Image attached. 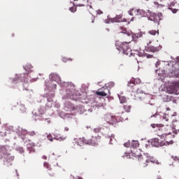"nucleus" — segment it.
Returning a JSON list of instances; mask_svg holds the SVG:
<instances>
[{"instance_id":"21","label":"nucleus","mask_w":179,"mask_h":179,"mask_svg":"<svg viewBox=\"0 0 179 179\" xmlns=\"http://www.w3.org/2000/svg\"><path fill=\"white\" fill-rule=\"evenodd\" d=\"M141 78H131V83H134L136 85H141Z\"/></svg>"},{"instance_id":"20","label":"nucleus","mask_w":179,"mask_h":179,"mask_svg":"<svg viewBox=\"0 0 179 179\" xmlns=\"http://www.w3.org/2000/svg\"><path fill=\"white\" fill-rule=\"evenodd\" d=\"M171 73L174 78H179V69L172 71Z\"/></svg>"},{"instance_id":"14","label":"nucleus","mask_w":179,"mask_h":179,"mask_svg":"<svg viewBox=\"0 0 179 179\" xmlns=\"http://www.w3.org/2000/svg\"><path fill=\"white\" fill-rule=\"evenodd\" d=\"M127 86L131 89V92H135L136 91V85L134 83L130 82L128 83Z\"/></svg>"},{"instance_id":"10","label":"nucleus","mask_w":179,"mask_h":179,"mask_svg":"<svg viewBox=\"0 0 179 179\" xmlns=\"http://www.w3.org/2000/svg\"><path fill=\"white\" fill-rule=\"evenodd\" d=\"M101 99L98 96L94 97L92 104L93 107H101V103H100Z\"/></svg>"},{"instance_id":"48","label":"nucleus","mask_w":179,"mask_h":179,"mask_svg":"<svg viewBox=\"0 0 179 179\" xmlns=\"http://www.w3.org/2000/svg\"><path fill=\"white\" fill-rule=\"evenodd\" d=\"M80 6H84V5H80Z\"/></svg>"},{"instance_id":"46","label":"nucleus","mask_w":179,"mask_h":179,"mask_svg":"<svg viewBox=\"0 0 179 179\" xmlns=\"http://www.w3.org/2000/svg\"><path fill=\"white\" fill-rule=\"evenodd\" d=\"M55 88L57 89V85H55Z\"/></svg>"},{"instance_id":"23","label":"nucleus","mask_w":179,"mask_h":179,"mask_svg":"<svg viewBox=\"0 0 179 179\" xmlns=\"http://www.w3.org/2000/svg\"><path fill=\"white\" fill-rule=\"evenodd\" d=\"M115 22H122V14L116 15L114 18Z\"/></svg>"},{"instance_id":"9","label":"nucleus","mask_w":179,"mask_h":179,"mask_svg":"<svg viewBox=\"0 0 179 179\" xmlns=\"http://www.w3.org/2000/svg\"><path fill=\"white\" fill-rule=\"evenodd\" d=\"M50 80H52L54 82H57V83H59L61 82V77L58 76V74L52 73L49 76Z\"/></svg>"},{"instance_id":"27","label":"nucleus","mask_w":179,"mask_h":179,"mask_svg":"<svg viewBox=\"0 0 179 179\" xmlns=\"http://www.w3.org/2000/svg\"><path fill=\"white\" fill-rule=\"evenodd\" d=\"M17 152H19V153H24V150L23 149V147H18L17 148Z\"/></svg>"},{"instance_id":"12","label":"nucleus","mask_w":179,"mask_h":179,"mask_svg":"<svg viewBox=\"0 0 179 179\" xmlns=\"http://www.w3.org/2000/svg\"><path fill=\"white\" fill-rule=\"evenodd\" d=\"M88 140H86L85 138H79L77 141V145L78 146H83V145H89Z\"/></svg>"},{"instance_id":"5","label":"nucleus","mask_w":179,"mask_h":179,"mask_svg":"<svg viewBox=\"0 0 179 179\" xmlns=\"http://www.w3.org/2000/svg\"><path fill=\"white\" fill-rule=\"evenodd\" d=\"M101 142V136H93L88 140V145L91 146H99V143Z\"/></svg>"},{"instance_id":"6","label":"nucleus","mask_w":179,"mask_h":179,"mask_svg":"<svg viewBox=\"0 0 179 179\" xmlns=\"http://www.w3.org/2000/svg\"><path fill=\"white\" fill-rule=\"evenodd\" d=\"M129 13L131 16H145V10L138 8L131 9Z\"/></svg>"},{"instance_id":"41","label":"nucleus","mask_w":179,"mask_h":179,"mask_svg":"<svg viewBox=\"0 0 179 179\" xmlns=\"http://www.w3.org/2000/svg\"><path fill=\"white\" fill-rule=\"evenodd\" d=\"M145 155V156H146V157H148V156H149V154H144Z\"/></svg>"},{"instance_id":"25","label":"nucleus","mask_w":179,"mask_h":179,"mask_svg":"<svg viewBox=\"0 0 179 179\" xmlns=\"http://www.w3.org/2000/svg\"><path fill=\"white\" fill-rule=\"evenodd\" d=\"M149 34H151V36H156V34L159 35V30L156 31V30H150L148 31Z\"/></svg>"},{"instance_id":"31","label":"nucleus","mask_w":179,"mask_h":179,"mask_svg":"<svg viewBox=\"0 0 179 179\" xmlns=\"http://www.w3.org/2000/svg\"><path fill=\"white\" fill-rule=\"evenodd\" d=\"M69 10H71V12H73V13L76 12V8H75V7H71V8H69Z\"/></svg>"},{"instance_id":"44","label":"nucleus","mask_w":179,"mask_h":179,"mask_svg":"<svg viewBox=\"0 0 179 179\" xmlns=\"http://www.w3.org/2000/svg\"><path fill=\"white\" fill-rule=\"evenodd\" d=\"M150 162H151L152 163H155V161L153 160H150Z\"/></svg>"},{"instance_id":"7","label":"nucleus","mask_w":179,"mask_h":179,"mask_svg":"<svg viewBox=\"0 0 179 179\" xmlns=\"http://www.w3.org/2000/svg\"><path fill=\"white\" fill-rule=\"evenodd\" d=\"M104 119L108 124H110L111 125H114L117 122V118L111 114L106 115Z\"/></svg>"},{"instance_id":"1","label":"nucleus","mask_w":179,"mask_h":179,"mask_svg":"<svg viewBox=\"0 0 179 179\" xmlns=\"http://www.w3.org/2000/svg\"><path fill=\"white\" fill-rule=\"evenodd\" d=\"M117 33L118 34H124V38L126 41H129V43H131L132 41L135 40V38L142 37V32L133 34L132 31H128L127 28L123 26L117 27Z\"/></svg>"},{"instance_id":"33","label":"nucleus","mask_w":179,"mask_h":179,"mask_svg":"<svg viewBox=\"0 0 179 179\" xmlns=\"http://www.w3.org/2000/svg\"><path fill=\"white\" fill-rule=\"evenodd\" d=\"M96 14L97 15H103V11L101 10H96Z\"/></svg>"},{"instance_id":"35","label":"nucleus","mask_w":179,"mask_h":179,"mask_svg":"<svg viewBox=\"0 0 179 179\" xmlns=\"http://www.w3.org/2000/svg\"><path fill=\"white\" fill-rule=\"evenodd\" d=\"M152 57H153V55H147V58H152Z\"/></svg>"},{"instance_id":"24","label":"nucleus","mask_w":179,"mask_h":179,"mask_svg":"<svg viewBox=\"0 0 179 179\" xmlns=\"http://www.w3.org/2000/svg\"><path fill=\"white\" fill-rule=\"evenodd\" d=\"M97 96H101V97H106L107 96V93L104 91H98L96 92Z\"/></svg>"},{"instance_id":"16","label":"nucleus","mask_w":179,"mask_h":179,"mask_svg":"<svg viewBox=\"0 0 179 179\" xmlns=\"http://www.w3.org/2000/svg\"><path fill=\"white\" fill-rule=\"evenodd\" d=\"M34 146H36L34 143H29L27 144V149H29V153H31V152H34Z\"/></svg>"},{"instance_id":"17","label":"nucleus","mask_w":179,"mask_h":179,"mask_svg":"<svg viewBox=\"0 0 179 179\" xmlns=\"http://www.w3.org/2000/svg\"><path fill=\"white\" fill-rule=\"evenodd\" d=\"M160 47L157 46H149L148 47V50L150 51L151 52H157L159 51Z\"/></svg>"},{"instance_id":"26","label":"nucleus","mask_w":179,"mask_h":179,"mask_svg":"<svg viewBox=\"0 0 179 179\" xmlns=\"http://www.w3.org/2000/svg\"><path fill=\"white\" fill-rule=\"evenodd\" d=\"M28 135H29V136H36L37 133L34 131H31L28 132Z\"/></svg>"},{"instance_id":"29","label":"nucleus","mask_w":179,"mask_h":179,"mask_svg":"<svg viewBox=\"0 0 179 179\" xmlns=\"http://www.w3.org/2000/svg\"><path fill=\"white\" fill-rule=\"evenodd\" d=\"M154 5L155 8H159V6H163V5L159 4V2H157V1L154 2Z\"/></svg>"},{"instance_id":"18","label":"nucleus","mask_w":179,"mask_h":179,"mask_svg":"<svg viewBox=\"0 0 179 179\" xmlns=\"http://www.w3.org/2000/svg\"><path fill=\"white\" fill-rule=\"evenodd\" d=\"M120 103V104H127L128 103V99H127L126 96H119Z\"/></svg>"},{"instance_id":"42","label":"nucleus","mask_w":179,"mask_h":179,"mask_svg":"<svg viewBox=\"0 0 179 179\" xmlns=\"http://www.w3.org/2000/svg\"><path fill=\"white\" fill-rule=\"evenodd\" d=\"M177 10H173V13H176Z\"/></svg>"},{"instance_id":"39","label":"nucleus","mask_w":179,"mask_h":179,"mask_svg":"<svg viewBox=\"0 0 179 179\" xmlns=\"http://www.w3.org/2000/svg\"><path fill=\"white\" fill-rule=\"evenodd\" d=\"M49 141H50V142H52L53 138H49Z\"/></svg>"},{"instance_id":"22","label":"nucleus","mask_w":179,"mask_h":179,"mask_svg":"<svg viewBox=\"0 0 179 179\" xmlns=\"http://www.w3.org/2000/svg\"><path fill=\"white\" fill-rule=\"evenodd\" d=\"M139 147V141H133L131 143V148H133V149H136V148Z\"/></svg>"},{"instance_id":"2","label":"nucleus","mask_w":179,"mask_h":179,"mask_svg":"<svg viewBox=\"0 0 179 179\" xmlns=\"http://www.w3.org/2000/svg\"><path fill=\"white\" fill-rule=\"evenodd\" d=\"M129 43H131V42L126 40H124V42L123 43L117 41L115 43V46L117 47V50L122 51L124 55L131 57L132 56V50H131V48H129Z\"/></svg>"},{"instance_id":"4","label":"nucleus","mask_w":179,"mask_h":179,"mask_svg":"<svg viewBox=\"0 0 179 179\" xmlns=\"http://www.w3.org/2000/svg\"><path fill=\"white\" fill-rule=\"evenodd\" d=\"M146 17L151 22H154V23H157L159 24L160 20H162V17H163V14L162 13L156 14L150 10H148Z\"/></svg>"},{"instance_id":"8","label":"nucleus","mask_w":179,"mask_h":179,"mask_svg":"<svg viewBox=\"0 0 179 179\" xmlns=\"http://www.w3.org/2000/svg\"><path fill=\"white\" fill-rule=\"evenodd\" d=\"M136 93L134 94L136 99H139L140 100H145L146 99V94L143 93V91L142 90H139L138 88H136Z\"/></svg>"},{"instance_id":"40","label":"nucleus","mask_w":179,"mask_h":179,"mask_svg":"<svg viewBox=\"0 0 179 179\" xmlns=\"http://www.w3.org/2000/svg\"><path fill=\"white\" fill-rule=\"evenodd\" d=\"M166 111H170V108H166Z\"/></svg>"},{"instance_id":"45","label":"nucleus","mask_w":179,"mask_h":179,"mask_svg":"<svg viewBox=\"0 0 179 179\" xmlns=\"http://www.w3.org/2000/svg\"><path fill=\"white\" fill-rule=\"evenodd\" d=\"M48 101H52V100H51V99H48Z\"/></svg>"},{"instance_id":"30","label":"nucleus","mask_w":179,"mask_h":179,"mask_svg":"<svg viewBox=\"0 0 179 179\" xmlns=\"http://www.w3.org/2000/svg\"><path fill=\"white\" fill-rule=\"evenodd\" d=\"M62 61H63V62H66V61H72V59H68L66 57H63Z\"/></svg>"},{"instance_id":"3","label":"nucleus","mask_w":179,"mask_h":179,"mask_svg":"<svg viewBox=\"0 0 179 179\" xmlns=\"http://www.w3.org/2000/svg\"><path fill=\"white\" fill-rule=\"evenodd\" d=\"M170 131H171V127H169L166 131L162 133L157 131V134L160 136L161 139H164L168 143H173V140L169 141V139L174 138V135L171 134Z\"/></svg>"},{"instance_id":"47","label":"nucleus","mask_w":179,"mask_h":179,"mask_svg":"<svg viewBox=\"0 0 179 179\" xmlns=\"http://www.w3.org/2000/svg\"><path fill=\"white\" fill-rule=\"evenodd\" d=\"M25 90H29V89H27V88H25Z\"/></svg>"},{"instance_id":"13","label":"nucleus","mask_w":179,"mask_h":179,"mask_svg":"<svg viewBox=\"0 0 179 179\" xmlns=\"http://www.w3.org/2000/svg\"><path fill=\"white\" fill-rule=\"evenodd\" d=\"M123 108L126 113H131V108H132V106L131 104L127 103L123 104Z\"/></svg>"},{"instance_id":"34","label":"nucleus","mask_w":179,"mask_h":179,"mask_svg":"<svg viewBox=\"0 0 179 179\" xmlns=\"http://www.w3.org/2000/svg\"><path fill=\"white\" fill-rule=\"evenodd\" d=\"M163 119L165 120L166 121H169V117H167V115H164Z\"/></svg>"},{"instance_id":"38","label":"nucleus","mask_w":179,"mask_h":179,"mask_svg":"<svg viewBox=\"0 0 179 179\" xmlns=\"http://www.w3.org/2000/svg\"><path fill=\"white\" fill-rule=\"evenodd\" d=\"M178 132H179V129H178V130H176V131H173V134H177V133H178Z\"/></svg>"},{"instance_id":"28","label":"nucleus","mask_w":179,"mask_h":179,"mask_svg":"<svg viewBox=\"0 0 179 179\" xmlns=\"http://www.w3.org/2000/svg\"><path fill=\"white\" fill-rule=\"evenodd\" d=\"M140 162L143 167H146V166H148V164L143 163V158H140Z\"/></svg>"},{"instance_id":"15","label":"nucleus","mask_w":179,"mask_h":179,"mask_svg":"<svg viewBox=\"0 0 179 179\" xmlns=\"http://www.w3.org/2000/svg\"><path fill=\"white\" fill-rule=\"evenodd\" d=\"M172 90L173 92H178L179 90V82H173L172 83Z\"/></svg>"},{"instance_id":"43","label":"nucleus","mask_w":179,"mask_h":179,"mask_svg":"<svg viewBox=\"0 0 179 179\" xmlns=\"http://www.w3.org/2000/svg\"><path fill=\"white\" fill-rule=\"evenodd\" d=\"M145 163H149V160L146 159Z\"/></svg>"},{"instance_id":"11","label":"nucleus","mask_w":179,"mask_h":179,"mask_svg":"<svg viewBox=\"0 0 179 179\" xmlns=\"http://www.w3.org/2000/svg\"><path fill=\"white\" fill-rule=\"evenodd\" d=\"M124 157H142V154H141L140 155H136V153L133 152L132 150H131V152H124Z\"/></svg>"},{"instance_id":"19","label":"nucleus","mask_w":179,"mask_h":179,"mask_svg":"<svg viewBox=\"0 0 179 179\" xmlns=\"http://www.w3.org/2000/svg\"><path fill=\"white\" fill-rule=\"evenodd\" d=\"M152 128H157L158 131H162L163 129L164 125L162 124H151Z\"/></svg>"},{"instance_id":"49","label":"nucleus","mask_w":179,"mask_h":179,"mask_svg":"<svg viewBox=\"0 0 179 179\" xmlns=\"http://www.w3.org/2000/svg\"><path fill=\"white\" fill-rule=\"evenodd\" d=\"M74 1H78V0H74Z\"/></svg>"},{"instance_id":"36","label":"nucleus","mask_w":179,"mask_h":179,"mask_svg":"<svg viewBox=\"0 0 179 179\" xmlns=\"http://www.w3.org/2000/svg\"><path fill=\"white\" fill-rule=\"evenodd\" d=\"M64 131H66V132H68V131H69V128L65 127V128H64Z\"/></svg>"},{"instance_id":"32","label":"nucleus","mask_w":179,"mask_h":179,"mask_svg":"<svg viewBox=\"0 0 179 179\" xmlns=\"http://www.w3.org/2000/svg\"><path fill=\"white\" fill-rule=\"evenodd\" d=\"M124 146L125 148H129V146H131V144H130L129 142L124 143Z\"/></svg>"},{"instance_id":"37","label":"nucleus","mask_w":179,"mask_h":179,"mask_svg":"<svg viewBox=\"0 0 179 179\" xmlns=\"http://www.w3.org/2000/svg\"><path fill=\"white\" fill-rule=\"evenodd\" d=\"M40 111H41V115H43V114H44V110H42V109H40Z\"/></svg>"}]
</instances>
